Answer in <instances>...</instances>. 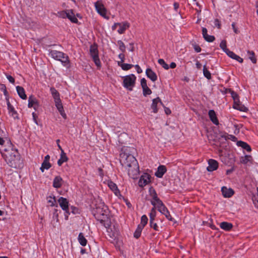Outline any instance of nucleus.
Instances as JSON below:
<instances>
[{
    "label": "nucleus",
    "mask_w": 258,
    "mask_h": 258,
    "mask_svg": "<svg viewBox=\"0 0 258 258\" xmlns=\"http://www.w3.org/2000/svg\"><path fill=\"white\" fill-rule=\"evenodd\" d=\"M220 47L221 49L223 50L224 52L226 51V50H228V49L227 48L226 46V41L225 40H222L220 44Z\"/></svg>",
    "instance_id": "nucleus-50"
},
{
    "label": "nucleus",
    "mask_w": 258,
    "mask_h": 258,
    "mask_svg": "<svg viewBox=\"0 0 258 258\" xmlns=\"http://www.w3.org/2000/svg\"><path fill=\"white\" fill-rule=\"evenodd\" d=\"M208 114H209L210 119L212 121V122L216 125H218L219 121L217 117V116H216L215 111L214 110H209Z\"/></svg>",
    "instance_id": "nucleus-19"
},
{
    "label": "nucleus",
    "mask_w": 258,
    "mask_h": 258,
    "mask_svg": "<svg viewBox=\"0 0 258 258\" xmlns=\"http://www.w3.org/2000/svg\"><path fill=\"white\" fill-rule=\"evenodd\" d=\"M233 225L231 223L223 222L220 223V227L226 231H229L232 229Z\"/></svg>",
    "instance_id": "nucleus-31"
},
{
    "label": "nucleus",
    "mask_w": 258,
    "mask_h": 258,
    "mask_svg": "<svg viewBox=\"0 0 258 258\" xmlns=\"http://www.w3.org/2000/svg\"><path fill=\"white\" fill-rule=\"evenodd\" d=\"M68 158L66 154L64 153L63 150H62V152L60 154V159L57 161V164L59 166H61L63 163L68 161Z\"/></svg>",
    "instance_id": "nucleus-28"
},
{
    "label": "nucleus",
    "mask_w": 258,
    "mask_h": 258,
    "mask_svg": "<svg viewBox=\"0 0 258 258\" xmlns=\"http://www.w3.org/2000/svg\"><path fill=\"white\" fill-rule=\"evenodd\" d=\"M117 44L119 46V49L122 52H124L125 51V45L124 43L121 40L117 41Z\"/></svg>",
    "instance_id": "nucleus-46"
},
{
    "label": "nucleus",
    "mask_w": 258,
    "mask_h": 258,
    "mask_svg": "<svg viewBox=\"0 0 258 258\" xmlns=\"http://www.w3.org/2000/svg\"><path fill=\"white\" fill-rule=\"evenodd\" d=\"M78 240L80 243L83 246H85L87 244V241L86 239L84 236V235L82 233H80L78 236Z\"/></svg>",
    "instance_id": "nucleus-33"
},
{
    "label": "nucleus",
    "mask_w": 258,
    "mask_h": 258,
    "mask_svg": "<svg viewBox=\"0 0 258 258\" xmlns=\"http://www.w3.org/2000/svg\"><path fill=\"white\" fill-rule=\"evenodd\" d=\"M50 92L54 100V101L60 100L59 97V94L54 88L51 87L50 88Z\"/></svg>",
    "instance_id": "nucleus-29"
},
{
    "label": "nucleus",
    "mask_w": 258,
    "mask_h": 258,
    "mask_svg": "<svg viewBox=\"0 0 258 258\" xmlns=\"http://www.w3.org/2000/svg\"><path fill=\"white\" fill-rule=\"evenodd\" d=\"M150 194L151 197L152 198V200L151 201L157 200V199L159 198L157 196V194L156 192L153 189H151V188L150 189Z\"/></svg>",
    "instance_id": "nucleus-45"
},
{
    "label": "nucleus",
    "mask_w": 258,
    "mask_h": 258,
    "mask_svg": "<svg viewBox=\"0 0 258 258\" xmlns=\"http://www.w3.org/2000/svg\"><path fill=\"white\" fill-rule=\"evenodd\" d=\"M156 212L155 207H153L151 209L150 213V221H154L155 218L156 217Z\"/></svg>",
    "instance_id": "nucleus-42"
},
{
    "label": "nucleus",
    "mask_w": 258,
    "mask_h": 258,
    "mask_svg": "<svg viewBox=\"0 0 258 258\" xmlns=\"http://www.w3.org/2000/svg\"><path fill=\"white\" fill-rule=\"evenodd\" d=\"M221 191L224 197L230 198L234 194V191L231 188H227L224 186L222 187Z\"/></svg>",
    "instance_id": "nucleus-18"
},
{
    "label": "nucleus",
    "mask_w": 258,
    "mask_h": 258,
    "mask_svg": "<svg viewBox=\"0 0 258 258\" xmlns=\"http://www.w3.org/2000/svg\"><path fill=\"white\" fill-rule=\"evenodd\" d=\"M158 210L162 214L164 213L167 210L164 205H162L160 207H158Z\"/></svg>",
    "instance_id": "nucleus-53"
},
{
    "label": "nucleus",
    "mask_w": 258,
    "mask_h": 258,
    "mask_svg": "<svg viewBox=\"0 0 258 258\" xmlns=\"http://www.w3.org/2000/svg\"><path fill=\"white\" fill-rule=\"evenodd\" d=\"M202 34L204 39L208 42H211L215 40V37L212 35H209L207 34V30L205 28L202 29Z\"/></svg>",
    "instance_id": "nucleus-21"
},
{
    "label": "nucleus",
    "mask_w": 258,
    "mask_h": 258,
    "mask_svg": "<svg viewBox=\"0 0 258 258\" xmlns=\"http://www.w3.org/2000/svg\"><path fill=\"white\" fill-rule=\"evenodd\" d=\"M129 27L130 24L127 22L119 23V29H118L117 32L119 34H123L125 31L129 28Z\"/></svg>",
    "instance_id": "nucleus-20"
},
{
    "label": "nucleus",
    "mask_w": 258,
    "mask_h": 258,
    "mask_svg": "<svg viewBox=\"0 0 258 258\" xmlns=\"http://www.w3.org/2000/svg\"><path fill=\"white\" fill-rule=\"evenodd\" d=\"M228 91L231 93V96L234 101V103L236 101L238 102V100H239L238 94L236 92L231 90L230 89H229Z\"/></svg>",
    "instance_id": "nucleus-41"
},
{
    "label": "nucleus",
    "mask_w": 258,
    "mask_h": 258,
    "mask_svg": "<svg viewBox=\"0 0 258 258\" xmlns=\"http://www.w3.org/2000/svg\"><path fill=\"white\" fill-rule=\"evenodd\" d=\"M32 116H33V119L34 122L36 123V124L38 125V121L37 120L38 116H37L36 113L34 112L32 113Z\"/></svg>",
    "instance_id": "nucleus-58"
},
{
    "label": "nucleus",
    "mask_w": 258,
    "mask_h": 258,
    "mask_svg": "<svg viewBox=\"0 0 258 258\" xmlns=\"http://www.w3.org/2000/svg\"><path fill=\"white\" fill-rule=\"evenodd\" d=\"M1 150L3 158L10 166L15 168L22 167L23 163L20 154L10 141H8L7 145Z\"/></svg>",
    "instance_id": "nucleus-2"
},
{
    "label": "nucleus",
    "mask_w": 258,
    "mask_h": 258,
    "mask_svg": "<svg viewBox=\"0 0 258 258\" xmlns=\"http://www.w3.org/2000/svg\"><path fill=\"white\" fill-rule=\"evenodd\" d=\"M58 203L61 208L65 211L66 215L65 217L66 219L68 220V215L70 214V208H69V201L66 198L63 197H60L58 200Z\"/></svg>",
    "instance_id": "nucleus-6"
},
{
    "label": "nucleus",
    "mask_w": 258,
    "mask_h": 258,
    "mask_svg": "<svg viewBox=\"0 0 258 258\" xmlns=\"http://www.w3.org/2000/svg\"><path fill=\"white\" fill-rule=\"evenodd\" d=\"M7 78L8 79V80L10 81V82H11V83L14 84L15 83V79L11 76L7 75Z\"/></svg>",
    "instance_id": "nucleus-60"
},
{
    "label": "nucleus",
    "mask_w": 258,
    "mask_h": 258,
    "mask_svg": "<svg viewBox=\"0 0 258 258\" xmlns=\"http://www.w3.org/2000/svg\"><path fill=\"white\" fill-rule=\"evenodd\" d=\"M67 15V10L66 11H62L57 12V13L56 14V15L61 18L64 19L66 18V16Z\"/></svg>",
    "instance_id": "nucleus-49"
},
{
    "label": "nucleus",
    "mask_w": 258,
    "mask_h": 258,
    "mask_svg": "<svg viewBox=\"0 0 258 258\" xmlns=\"http://www.w3.org/2000/svg\"><path fill=\"white\" fill-rule=\"evenodd\" d=\"M118 57L120 58V61H118V62H119L120 63H122L124 61V55L123 53H120L118 55Z\"/></svg>",
    "instance_id": "nucleus-56"
},
{
    "label": "nucleus",
    "mask_w": 258,
    "mask_h": 258,
    "mask_svg": "<svg viewBox=\"0 0 258 258\" xmlns=\"http://www.w3.org/2000/svg\"><path fill=\"white\" fill-rule=\"evenodd\" d=\"M141 85L143 89V94L144 96L150 95L152 93L151 89L147 86V81L145 78L141 79Z\"/></svg>",
    "instance_id": "nucleus-12"
},
{
    "label": "nucleus",
    "mask_w": 258,
    "mask_h": 258,
    "mask_svg": "<svg viewBox=\"0 0 258 258\" xmlns=\"http://www.w3.org/2000/svg\"><path fill=\"white\" fill-rule=\"evenodd\" d=\"M203 73L204 76L208 80L211 79V75L210 72L208 70L206 65H204L203 67Z\"/></svg>",
    "instance_id": "nucleus-39"
},
{
    "label": "nucleus",
    "mask_w": 258,
    "mask_h": 258,
    "mask_svg": "<svg viewBox=\"0 0 258 258\" xmlns=\"http://www.w3.org/2000/svg\"><path fill=\"white\" fill-rule=\"evenodd\" d=\"M136 167L132 165L131 167L126 168L129 176L133 179L137 178L139 174V167L138 164H136Z\"/></svg>",
    "instance_id": "nucleus-8"
},
{
    "label": "nucleus",
    "mask_w": 258,
    "mask_h": 258,
    "mask_svg": "<svg viewBox=\"0 0 258 258\" xmlns=\"http://www.w3.org/2000/svg\"><path fill=\"white\" fill-rule=\"evenodd\" d=\"M214 24L216 26H217L219 29L221 27V24L218 19H215L214 21Z\"/></svg>",
    "instance_id": "nucleus-61"
},
{
    "label": "nucleus",
    "mask_w": 258,
    "mask_h": 258,
    "mask_svg": "<svg viewBox=\"0 0 258 258\" xmlns=\"http://www.w3.org/2000/svg\"><path fill=\"white\" fill-rule=\"evenodd\" d=\"M62 179L61 177L57 176H56L53 182V186L55 188H59L62 185Z\"/></svg>",
    "instance_id": "nucleus-26"
},
{
    "label": "nucleus",
    "mask_w": 258,
    "mask_h": 258,
    "mask_svg": "<svg viewBox=\"0 0 258 258\" xmlns=\"http://www.w3.org/2000/svg\"><path fill=\"white\" fill-rule=\"evenodd\" d=\"M194 48L195 50L197 52H199L201 51V48L200 47V46L198 45H197V44L194 45Z\"/></svg>",
    "instance_id": "nucleus-59"
},
{
    "label": "nucleus",
    "mask_w": 258,
    "mask_h": 258,
    "mask_svg": "<svg viewBox=\"0 0 258 258\" xmlns=\"http://www.w3.org/2000/svg\"><path fill=\"white\" fill-rule=\"evenodd\" d=\"M109 213L108 207L103 204H101L100 206L96 207L94 212V216L97 220L105 226L107 232L110 233V236L115 237L118 234V229L114 225H112Z\"/></svg>",
    "instance_id": "nucleus-1"
},
{
    "label": "nucleus",
    "mask_w": 258,
    "mask_h": 258,
    "mask_svg": "<svg viewBox=\"0 0 258 258\" xmlns=\"http://www.w3.org/2000/svg\"><path fill=\"white\" fill-rule=\"evenodd\" d=\"M166 171V167L164 165H160L158 167L157 171L156 172L155 175L159 178L162 177Z\"/></svg>",
    "instance_id": "nucleus-22"
},
{
    "label": "nucleus",
    "mask_w": 258,
    "mask_h": 258,
    "mask_svg": "<svg viewBox=\"0 0 258 258\" xmlns=\"http://www.w3.org/2000/svg\"><path fill=\"white\" fill-rule=\"evenodd\" d=\"M158 103H160V104H162V102L161 101V99L159 97H157L155 99H154L152 100V104L151 105V108L153 110V112L156 113L158 112V109H157V104Z\"/></svg>",
    "instance_id": "nucleus-24"
},
{
    "label": "nucleus",
    "mask_w": 258,
    "mask_h": 258,
    "mask_svg": "<svg viewBox=\"0 0 258 258\" xmlns=\"http://www.w3.org/2000/svg\"><path fill=\"white\" fill-rule=\"evenodd\" d=\"M48 203L50 204V206H54L56 203V200L54 197H49L47 198Z\"/></svg>",
    "instance_id": "nucleus-48"
},
{
    "label": "nucleus",
    "mask_w": 258,
    "mask_h": 258,
    "mask_svg": "<svg viewBox=\"0 0 258 258\" xmlns=\"http://www.w3.org/2000/svg\"><path fill=\"white\" fill-rule=\"evenodd\" d=\"M50 54L53 58L60 61L64 63V66H67L69 63L68 56H66L63 53L56 50H52Z\"/></svg>",
    "instance_id": "nucleus-5"
},
{
    "label": "nucleus",
    "mask_w": 258,
    "mask_h": 258,
    "mask_svg": "<svg viewBox=\"0 0 258 258\" xmlns=\"http://www.w3.org/2000/svg\"><path fill=\"white\" fill-rule=\"evenodd\" d=\"M150 182V176L148 173H144L143 174L139 181V185L141 187H143L148 184Z\"/></svg>",
    "instance_id": "nucleus-10"
},
{
    "label": "nucleus",
    "mask_w": 258,
    "mask_h": 258,
    "mask_svg": "<svg viewBox=\"0 0 258 258\" xmlns=\"http://www.w3.org/2000/svg\"><path fill=\"white\" fill-rule=\"evenodd\" d=\"M90 54L96 66L98 69L101 68V64L98 56V50L96 45H92L90 48Z\"/></svg>",
    "instance_id": "nucleus-4"
},
{
    "label": "nucleus",
    "mask_w": 258,
    "mask_h": 258,
    "mask_svg": "<svg viewBox=\"0 0 258 258\" xmlns=\"http://www.w3.org/2000/svg\"><path fill=\"white\" fill-rule=\"evenodd\" d=\"M55 102V106L56 107L57 109H58V111L59 112L61 115L62 116L63 118H66L67 115L64 112V111L63 110V106L61 102V100H58Z\"/></svg>",
    "instance_id": "nucleus-14"
},
{
    "label": "nucleus",
    "mask_w": 258,
    "mask_h": 258,
    "mask_svg": "<svg viewBox=\"0 0 258 258\" xmlns=\"http://www.w3.org/2000/svg\"><path fill=\"white\" fill-rule=\"evenodd\" d=\"M229 57L231 58L234 59L239 62H243V59L241 58L240 56L237 55L235 54L233 52L230 51L229 49L226 50V51L225 52Z\"/></svg>",
    "instance_id": "nucleus-23"
},
{
    "label": "nucleus",
    "mask_w": 258,
    "mask_h": 258,
    "mask_svg": "<svg viewBox=\"0 0 258 258\" xmlns=\"http://www.w3.org/2000/svg\"><path fill=\"white\" fill-rule=\"evenodd\" d=\"M221 137L225 139L226 140L230 139L232 141H235L236 139V137L235 136H234L233 135H226V134L222 135Z\"/></svg>",
    "instance_id": "nucleus-51"
},
{
    "label": "nucleus",
    "mask_w": 258,
    "mask_h": 258,
    "mask_svg": "<svg viewBox=\"0 0 258 258\" xmlns=\"http://www.w3.org/2000/svg\"><path fill=\"white\" fill-rule=\"evenodd\" d=\"M70 209L71 210V212L73 213V214H77L79 213V210L77 208L74 207H71L70 208Z\"/></svg>",
    "instance_id": "nucleus-57"
},
{
    "label": "nucleus",
    "mask_w": 258,
    "mask_h": 258,
    "mask_svg": "<svg viewBox=\"0 0 258 258\" xmlns=\"http://www.w3.org/2000/svg\"><path fill=\"white\" fill-rule=\"evenodd\" d=\"M135 68L137 69V71L138 74H140L142 72V70L138 64L135 65Z\"/></svg>",
    "instance_id": "nucleus-64"
},
{
    "label": "nucleus",
    "mask_w": 258,
    "mask_h": 258,
    "mask_svg": "<svg viewBox=\"0 0 258 258\" xmlns=\"http://www.w3.org/2000/svg\"><path fill=\"white\" fill-rule=\"evenodd\" d=\"M136 80V77L131 74L123 77V85L124 88L130 91H132L135 86Z\"/></svg>",
    "instance_id": "nucleus-3"
},
{
    "label": "nucleus",
    "mask_w": 258,
    "mask_h": 258,
    "mask_svg": "<svg viewBox=\"0 0 258 258\" xmlns=\"http://www.w3.org/2000/svg\"><path fill=\"white\" fill-rule=\"evenodd\" d=\"M147 76L153 82H155L157 80V76L151 69L148 68L146 71Z\"/></svg>",
    "instance_id": "nucleus-17"
},
{
    "label": "nucleus",
    "mask_w": 258,
    "mask_h": 258,
    "mask_svg": "<svg viewBox=\"0 0 258 258\" xmlns=\"http://www.w3.org/2000/svg\"><path fill=\"white\" fill-rule=\"evenodd\" d=\"M29 108L33 107L35 110H36L39 107V103L36 98L33 95H31L28 98Z\"/></svg>",
    "instance_id": "nucleus-11"
},
{
    "label": "nucleus",
    "mask_w": 258,
    "mask_h": 258,
    "mask_svg": "<svg viewBox=\"0 0 258 258\" xmlns=\"http://www.w3.org/2000/svg\"><path fill=\"white\" fill-rule=\"evenodd\" d=\"M66 15L67 16H66V18H68L72 22L75 23H78V19L76 17L72 10H67Z\"/></svg>",
    "instance_id": "nucleus-15"
},
{
    "label": "nucleus",
    "mask_w": 258,
    "mask_h": 258,
    "mask_svg": "<svg viewBox=\"0 0 258 258\" xmlns=\"http://www.w3.org/2000/svg\"><path fill=\"white\" fill-rule=\"evenodd\" d=\"M7 105H8V108L9 111V113H11V115L14 117H16L17 112L15 110L14 107L12 106L10 102L9 101L8 99H7Z\"/></svg>",
    "instance_id": "nucleus-30"
},
{
    "label": "nucleus",
    "mask_w": 258,
    "mask_h": 258,
    "mask_svg": "<svg viewBox=\"0 0 258 258\" xmlns=\"http://www.w3.org/2000/svg\"><path fill=\"white\" fill-rule=\"evenodd\" d=\"M16 90L20 98L24 100L27 98L24 89L22 87L18 86L16 87Z\"/></svg>",
    "instance_id": "nucleus-27"
},
{
    "label": "nucleus",
    "mask_w": 258,
    "mask_h": 258,
    "mask_svg": "<svg viewBox=\"0 0 258 258\" xmlns=\"http://www.w3.org/2000/svg\"><path fill=\"white\" fill-rule=\"evenodd\" d=\"M158 63L162 66L163 68L166 70H168L169 69L168 65L165 62V61L163 59H159L158 60Z\"/></svg>",
    "instance_id": "nucleus-47"
},
{
    "label": "nucleus",
    "mask_w": 258,
    "mask_h": 258,
    "mask_svg": "<svg viewBox=\"0 0 258 258\" xmlns=\"http://www.w3.org/2000/svg\"><path fill=\"white\" fill-rule=\"evenodd\" d=\"M247 53L248 54L249 58L253 63H255L256 62V58L255 57L254 52L252 51L248 50L247 51Z\"/></svg>",
    "instance_id": "nucleus-38"
},
{
    "label": "nucleus",
    "mask_w": 258,
    "mask_h": 258,
    "mask_svg": "<svg viewBox=\"0 0 258 258\" xmlns=\"http://www.w3.org/2000/svg\"><path fill=\"white\" fill-rule=\"evenodd\" d=\"M51 167V164L49 162L44 161L42 162L41 167H40L41 171L43 172L44 169H48Z\"/></svg>",
    "instance_id": "nucleus-36"
},
{
    "label": "nucleus",
    "mask_w": 258,
    "mask_h": 258,
    "mask_svg": "<svg viewBox=\"0 0 258 258\" xmlns=\"http://www.w3.org/2000/svg\"><path fill=\"white\" fill-rule=\"evenodd\" d=\"M129 50L130 51L133 52L135 50L134 43L131 42L129 44Z\"/></svg>",
    "instance_id": "nucleus-62"
},
{
    "label": "nucleus",
    "mask_w": 258,
    "mask_h": 258,
    "mask_svg": "<svg viewBox=\"0 0 258 258\" xmlns=\"http://www.w3.org/2000/svg\"><path fill=\"white\" fill-rule=\"evenodd\" d=\"M237 145L241 147L242 148L245 149L248 152L251 151L250 147L246 143L242 141H238Z\"/></svg>",
    "instance_id": "nucleus-32"
},
{
    "label": "nucleus",
    "mask_w": 258,
    "mask_h": 258,
    "mask_svg": "<svg viewBox=\"0 0 258 258\" xmlns=\"http://www.w3.org/2000/svg\"><path fill=\"white\" fill-rule=\"evenodd\" d=\"M148 222V218L146 215H143L141 217V222L140 225L139 226L144 228V226L147 224Z\"/></svg>",
    "instance_id": "nucleus-43"
},
{
    "label": "nucleus",
    "mask_w": 258,
    "mask_h": 258,
    "mask_svg": "<svg viewBox=\"0 0 258 258\" xmlns=\"http://www.w3.org/2000/svg\"><path fill=\"white\" fill-rule=\"evenodd\" d=\"M118 64L121 67V68H122V70H125V71L131 69L133 67V64H128V63H124L123 62L122 63H120L119 62H118Z\"/></svg>",
    "instance_id": "nucleus-37"
},
{
    "label": "nucleus",
    "mask_w": 258,
    "mask_h": 258,
    "mask_svg": "<svg viewBox=\"0 0 258 258\" xmlns=\"http://www.w3.org/2000/svg\"><path fill=\"white\" fill-rule=\"evenodd\" d=\"M233 107L234 109L240 111L246 112L248 110L247 108L244 105L242 104L239 100H238V102L236 101L233 103Z\"/></svg>",
    "instance_id": "nucleus-16"
},
{
    "label": "nucleus",
    "mask_w": 258,
    "mask_h": 258,
    "mask_svg": "<svg viewBox=\"0 0 258 258\" xmlns=\"http://www.w3.org/2000/svg\"><path fill=\"white\" fill-rule=\"evenodd\" d=\"M252 160V157L250 155H245L244 157H242L241 162L243 164H247Z\"/></svg>",
    "instance_id": "nucleus-40"
},
{
    "label": "nucleus",
    "mask_w": 258,
    "mask_h": 258,
    "mask_svg": "<svg viewBox=\"0 0 258 258\" xmlns=\"http://www.w3.org/2000/svg\"><path fill=\"white\" fill-rule=\"evenodd\" d=\"M208 164L209 166L207 168L208 171H213L216 170L218 167V163L215 160L210 159L208 161Z\"/></svg>",
    "instance_id": "nucleus-13"
},
{
    "label": "nucleus",
    "mask_w": 258,
    "mask_h": 258,
    "mask_svg": "<svg viewBox=\"0 0 258 258\" xmlns=\"http://www.w3.org/2000/svg\"><path fill=\"white\" fill-rule=\"evenodd\" d=\"M95 7L97 12L102 17H105L106 10L105 8L102 1H98L95 3Z\"/></svg>",
    "instance_id": "nucleus-9"
},
{
    "label": "nucleus",
    "mask_w": 258,
    "mask_h": 258,
    "mask_svg": "<svg viewBox=\"0 0 258 258\" xmlns=\"http://www.w3.org/2000/svg\"><path fill=\"white\" fill-rule=\"evenodd\" d=\"M150 225L151 227L153 228L155 230H158V226L156 223L154 222V221H150Z\"/></svg>",
    "instance_id": "nucleus-52"
},
{
    "label": "nucleus",
    "mask_w": 258,
    "mask_h": 258,
    "mask_svg": "<svg viewBox=\"0 0 258 258\" xmlns=\"http://www.w3.org/2000/svg\"><path fill=\"white\" fill-rule=\"evenodd\" d=\"M143 229V228H142V227H141L140 226H138L136 230L135 231V232L134 233V237H136V238H138L141 235V232H142Z\"/></svg>",
    "instance_id": "nucleus-44"
},
{
    "label": "nucleus",
    "mask_w": 258,
    "mask_h": 258,
    "mask_svg": "<svg viewBox=\"0 0 258 258\" xmlns=\"http://www.w3.org/2000/svg\"><path fill=\"white\" fill-rule=\"evenodd\" d=\"M232 28L233 29V31L234 32L236 33V34H237L239 31L238 30V29L235 27V24L234 23H233L232 24Z\"/></svg>",
    "instance_id": "nucleus-63"
},
{
    "label": "nucleus",
    "mask_w": 258,
    "mask_h": 258,
    "mask_svg": "<svg viewBox=\"0 0 258 258\" xmlns=\"http://www.w3.org/2000/svg\"><path fill=\"white\" fill-rule=\"evenodd\" d=\"M138 164L136 159L132 155H126L125 160L123 161V165L125 168L131 167L132 165L136 167V164Z\"/></svg>",
    "instance_id": "nucleus-7"
},
{
    "label": "nucleus",
    "mask_w": 258,
    "mask_h": 258,
    "mask_svg": "<svg viewBox=\"0 0 258 258\" xmlns=\"http://www.w3.org/2000/svg\"><path fill=\"white\" fill-rule=\"evenodd\" d=\"M1 87H2L1 89L3 91L5 96L6 97V98H7L8 96V92L7 91L6 87L5 85H3V84L1 85ZM6 99H8V98H6Z\"/></svg>",
    "instance_id": "nucleus-55"
},
{
    "label": "nucleus",
    "mask_w": 258,
    "mask_h": 258,
    "mask_svg": "<svg viewBox=\"0 0 258 258\" xmlns=\"http://www.w3.org/2000/svg\"><path fill=\"white\" fill-rule=\"evenodd\" d=\"M163 214H164L166 218L168 219L170 221H172L173 220V218H172L171 216L170 215V213H169V212L168 211V210H167L165 212H164V213H163Z\"/></svg>",
    "instance_id": "nucleus-54"
},
{
    "label": "nucleus",
    "mask_w": 258,
    "mask_h": 258,
    "mask_svg": "<svg viewBox=\"0 0 258 258\" xmlns=\"http://www.w3.org/2000/svg\"><path fill=\"white\" fill-rule=\"evenodd\" d=\"M151 202L152 205L154 206V207H155V209H158V207H160L164 205L159 198L157 199V200L151 201Z\"/></svg>",
    "instance_id": "nucleus-35"
},
{
    "label": "nucleus",
    "mask_w": 258,
    "mask_h": 258,
    "mask_svg": "<svg viewBox=\"0 0 258 258\" xmlns=\"http://www.w3.org/2000/svg\"><path fill=\"white\" fill-rule=\"evenodd\" d=\"M3 134L4 135L0 136V145L2 146V149L7 145L8 141H9L7 138L5 137L6 136V133L3 132Z\"/></svg>",
    "instance_id": "nucleus-34"
},
{
    "label": "nucleus",
    "mask_w": 258,
    "mask_h": 258,
    "mask_svg": "<svg viewBox=\"0 0 258 258\" xmlns=\"http://www.w3.org/2000/svg\"><path fill=\"white\" fill-rule=\"evenodd\" d=\"M108 186H109L110 189L114 192L115 195L118 196V195L119 194V191L115 183H114L111 181H108Z\"/></svg>",
    "instance_id": "nucleus-25"
}]
</instances>
